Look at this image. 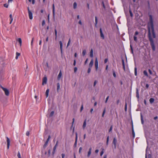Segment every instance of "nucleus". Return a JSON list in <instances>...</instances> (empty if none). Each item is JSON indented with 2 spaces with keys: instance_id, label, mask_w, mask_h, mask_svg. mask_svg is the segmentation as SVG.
Here are the masks:
<instances>
[{
  "instance_id": "4c0bfd02",
  "label": "nucleus",
  "mask_w": 158,
  "mask_h": 158,
  "mask_svg": "<svg viewBox=\"0 0 158 158\" xmlns=\"http://www.w3.org/2000/svg\"><path fill=\"white\" fill-rule=\"evenodd\" d=\"M113 75L114 76V77H116V74L115 73V72H114V71L113 70Z\"/></svg>"
},
{
  "instance_id": "a211bd4d",
  "label": "nucleus",
  "mask_w": 158,
  "mask_h": 158,
  "mask_svg": "<svg viewBox=\"0 0 158 158\" xmlns=\"http://www.w3.org/2000/svg\"><path fill=\"white\" fill-rule=\"evenodd\" d=\"M136 97L138 98H139V90L138 89H136Z\"/></svg>"
},
{
  "instance_id": "de8ad7c7",
  "label": "nucleus",
  "mask_w": 158,
  "mask_h": 158,
  "mask_svg": "<svg viewBox=\"0 0 158 158\" xmlns=\"http://www.w3.org/2000/svg\"><path fill=\"white\" fill-rule=\"evenodd\" d=\"M109 96H108L106 98V101H105V103H107V101L109 98Z\"/></svg>"
},
{
  "instance_id": "c9c22d12",
  "label": "nucleus",
  "mask_w": 158,
  "mask_h": 158,
  "mask_svg": "<svg viewBox=\"0 0 158 158\" xmlns=\"http://www.w3.org/2000/svg\"><path fill=\"white\" fill-rule=\"evenodd\" d=\"M17 156H18V158H21V155H20V153L19 152H18V153Z\"/></svg>"
},
{
  "instance_id": "a19ab883",
  "label": "nucleus",
  "mask_w": 158,
  "mask_h": 158,
  "mask_svg": "<svg viewBox=\"0 0 158 158\" xmlns=\"http://www.w3.org/2000/svg\"><path fill=\"white\" fill-rule=\"evenodd\" d=\"M134 41H135V42L137 41V38L136 36L135 35H134Z\"/></svg>"
},
{
  "instance_id": "6ab92c4d",
  "label": "nucleus",
  "mask_w": 158,
  "mask_h": 158,
  "mask_svg": "<svg viewBox=\"0 0 158 158\" xmlns=\"http://www.w3.org/2000/svg\"><path fill=\"white\" fill-rule=\"evenodd\" d=\"M98 23V19L96 16L95 17V26L96 27H97V24Z\"/></svg>"
},
{
  "instance_id": "423d86ee",
  "label": "nucleus",
  "mask_w": 158,
  "mask_h": 158,
  "mask_svg": "<svg viewBox=\"0 0 158 158\" xmlns=\"http://www.w3.org/2000/svg\"><path fill=\"white\" fill-rule=\"evenodd\" d=\"M6 138L7 139L6 141H7V149H9V148L10 145V140L9 139L8 137H6Z\"/></svg>"
},
{
  "instance_id": "5701e85b",
  "label": "nucleus",
  "mask_w": 158,
  "mask_h": 158,
  "mask_svg": "<svg viewBox=\"0 0 158 158\" xmlns=\"http://www.w3.org/2000/svg\"><path fill=\"white\" fill-rule=\"evenodd\" d=\"M154 101V99L153 98H150L149 99L150 102L152 104V103Z\"/></svg>"
},
{
  "instance_id": "4468645a",
  "label": "nucleus",
  "mask_w": 158,
  "mask_h": 158,
  "mask_svg": "<svg viewBox=\"0 0 158 158\" xmlns=\"http://www.w3.org/2000/svg\"><path fill=\"white\" fill-rule=\"evenodd\" d=\"M93 49H92L90 51V56L91 57H93Z\"/></svg>"
},
{
  "instance_id": "1a4fd4ad",
  "label": "nucleus",
  "mask_w": 158,
  "mask_h": 158,
  "mask_svg": "<svg viewBox=\"0 0 158 158\" xmlns=\"http://www.w3.org/2000/svg\"><path fill=\"white\" fill-rule=\"evenodd\" d=\"M51 148V147L50 148L49 147L48 148V154H47V156L48 157H49L50 156Z\"/></svg>"
},
{
  "instance_id": "0e129e2a",
  "label": "nucleus",
  "mask_w": 158,
  "mask_h": 158,
  "mask_svg": "<svg viewBox=\"0 0 158 158\" xmlns=\"http://www.w3.org/2000/svg\"><path fill=\"white\" fill-rule=\"evenodd\" d=\"M139 34L138 32L137 31H136L135 33V35H138Z\"/></svg>"
},
{
  "instance_id": "774afa93",
  "label": "nucleus",
  "mask_w": 158,
  "mask_h": 158,
  "mask_svg": "<svg viewBox=\"0 0 158 158\" xmlns=\"http://www.w3.org/2000/svg\"><path fill=\"white\" fill-rule=\"evenodd\" d=\"M61 156H62V158H64V156H65V154H63V153L62 154Z\"/></svg>"
},
{
  "instance_id": "f257e3e1",
  "label": "nucleus",
  "mask_w": 158,
  "mask_h": 158,
  "mask_svg": "<svg viewBox=\"0 0 158 158\" xmlns=\"http://www.w3.org/2000/svg\"><path fill=\"white\" fill-rule=\"evenodd\" d=\"M149 17V21L148 23V36L152 49L153 51H154L155 50V47L153 40L151 37L150 28L151 29L152 36L154 38H156V35L154 31L152 16L151 15H150Z\"/></svg>"
},
{
  "instance_id": "680f3d73",
  "label": "nucleus",
  "mask_w": 158,
  "mask_h": 158,
  "mask_svg": "<svg viewBox=\"0 0 158 158\" xmlns=\"http://www.w3.org/2000/svg\"><path fill=\"white\" fill-rule=\"evenodd\" d=\"M102 3L103 7V8L104 9H105V5H104L103 2H102Z\"/></svg>"
},
{
  "instance_id": "37998d69",
  "label": "nucleus",
  "mask_w": 158,
  "mask_h": 158,
  "mask_svg": "<svg viewBox=\"0 0 158 158\" xmlns=\"http://www.w3.org/2000/svg\"><path fill=\"white\" fill-rule=\"evenodd\" d=\"M112 128H113V126L112 125L111 126L110 129L109 130V132H110V131H112Z\"/></svg>"
},
{
  "instance_id": "7c9ffc66",
  "label": "nucleus",
  "mask_w": 158,
  "mask_h": 158,
  "mask_svg": "<svg viewBox=\"0 0 158 158\" xmlns=\"http://www.w3.org/2000/svg\"><path fill=\"white\" fill-rule=\"evenodd\" d=\"M106 108H104V109L103 110V113L102 114V117H103L104 116V114H105V113H106Z\"/></svg>"
},
{
  "instance_id": "20e7f679",
  "label": "nucleus",
  "mask_w": 158,
  "mask_h": 158,
  "mask_svg": "<svg viewBox=\"0 0 158 158\" xmlns=\"http://www.w3.org/2000/svg\"><path fill=\"white\" fill-rule=\"evenodd\" d=\"M117 140L116 138L114 137L113 141V143L114 144V148L115 149L116 147Z\"/></svg>"
},
{
  "instance_id": "c03bdc74",
  "label": "nucleus",
  "mask_w": 158,
  "mask_h": 158,
  "mask_svg": "<svg viewBox=\"0 0 158 158\" xmlns=\"http://www.w3.org/2000/svg\"><path fill=\"white\" fill-rule=\"evenodd\" d=\"M77 140H76V139H75V143H74V146L75 147H76L77 144Z\"/></svg>"
},
{
  "instance_id": "603ef678",
  "label": "nucleus",
  "mask_w": 158,
  "mask_h": 158,
  "mask_svg": "<svg viewBox=\"0 0 158 158\" xmlns=\"http://www.w3.org/2000/svg\"><path fill=\"white\" fill-rule=\"evenodd\" d=\"M45 24V21H44V20H43L42 21V25L43 26H44V25Z\"/></svg>"
},
{
  "instance_id": "39448f33",
  "label": "nucleus",
  "mask_w": 158,
  "mask_h": 158,
  "mask_svg": "<svg viewBox=\"0 0 158 158\" xmlns=\"http://www.w3.org/2000/svg\"><path fill=\"white\" fill-rule=\"evenodd\" d=\"M47 77H44L43 79L42 85H43L44 84H46L47 82Z\"/></svg>"
},
{
  "instance_id": "cd10ccee",
  "label": "nucleus",
  "mask_w": 158,
  "mask_h": 158,
  "mask_svg": "<svg viewBox=\"0 0 158 158\" xmlns=\"http://www.w3.org/2000/svg\"><path fill=\"white\" fill-rule=\"evenodd\" d=\"M143 73L147 77H148V73L147 72V71L146 70H144L143 72Z\"/></svg>"
},
{
  "instance_id": "9d476101",
  "label": "nucleus",
  "mask_w": 158,
  "mask_h": 158,
  "mask_svg": "<svg viewBox=\"0 0 158 158\" xmlns=\"http://www.w3.org/2000/svg\"><path fill=\"white\" fill-rule=\"evenodd\" d=\"M93 63H94L93 60V59H92L91 60L89 64V68H91L92 67L93 65Z\"/></svg>"
},
{
  "instance_id": "4be33fe9",
  "label": "nucleus",
  "mask_w": 158,
  "mask_h": 158,
  "mask_svg": "<svg viewBox=\"0 0 158 158\" xmlns=\"http://www.w3.org/2000/svg\"><path fill=\"white\" fill-rule=\"evenodd\" d=\"M19 43L20 46H21L22 45V40L20 38H19L17 40Z\"/></svg>"
},
{
  "instance_id": "ea45409f",
  "label": "nucleus",
  "mask_w": 158,
  "mask_h": 158,
  "mask_svg": "<svg viewBox=\"0 0 158 158\" xmlns=\"http://www.w3.org/2000/svg\"><path fill=\"white\" fill-rule=\"evenodd\" d=\"M54 114V112L53 111H52L50 113V117L52 116Z\"/></svg>"
},
{
  "instance_id": "13d9d810",
  "label": "nucleus",
  "mask_w": 158,
  "mask_h": 158,
  "mask_svg": "<svg viewBox=\"0 0 158 158\" xmlns=\"http://www.w3.org/2000/svg\"><path fill=\"white\" fill-rule=\"evenodd\" d=\"M10 19L13 20V18H12V15L11 14L10 15Z\"/></svg>"
},
{
  "instance_id": "052dcab7",
  "label": "nucleus",
  "mask_w": 158,
  "mask_h": 158,
  "mask_svg": "<svg viewBox=\"0 0 158 158\" xmlns=\"http://www.w3.org/2000/svg\"><path fill=\"white\" fill-rule=\"evenodd\" d=\"M26 135L28 136L29 135V132L28 131H27L26 133Z\"/></svg>"
},
{
  "instance_id": "393cba45",
  "label": "nucleus",
  "mask_w": 158,
  "mask_h": 158,
  "mask_svg": "<svg viewBox=\"0 0 158 158\" xmlns=\"http://www.w3.org/2000/svg\"><path fill=\"white\" fill-rule=\"evenodd\" d=\"M57 91L58 92V90L60 89V84L59 83H58L57 84Z\"/></svg>"
},
{
  "instance_id": "f704fd0d",
  "label": "nucleus",
  "mask_w": 158,
  "mask_h": 158,
  "mask_svg": "<svg viewBox=\"0 0 158 158\" xmlns=\"http://www.w3.org/2000/svg\"><path fill=\"white\" fill-rule=\"evenodd\" d=\"M127 109V102H125V111H126Z\"/></svg>"
},
{
  "instance_id": "3c124183",
  "label": "nucleus",
  "mask_w": 158,
  "mask_h": 158,
  "mask_svg": "<svg viewBox=\"0 0 158 158\" xmlns=\"http://www.w3.org/2000/svg\"><path fill=\"white\" fill-rule=\"evenodd\" d=\"M82 148L81 147L79 149V153H80L81 152V151L82 150Z\"/></svg>"
},
{
  "instance_id": "4d7b16f0",
  "label": "nucleus",
  "mask_w": 158,
  "mask_h": 158,
  "mask_svg": "<svg viewBox=\"0 0 158 158\" xmlns=\"http://www.w3.org/2000/svg\"><path fill=\"white\" fill-rule=\"evenodd\" d=\"M8 5L6 3L4 4V6L6 8H7L8 7Z\"/></svg>"
},
{
  "instance_id": "f03ea898",
  "label": "nucleus",
  "mask_w": 158,
  "mask_h": 158,
  "mask_svg": "<svg viewBox=\"0 0 158 158\" xmlns=\"http://www.w3.org/2000/svg\"><path fill=\"white\" fill-rule=\"evenodd\" d=\"M0 87L3 89L4 91L5 95L6 96H8L9 95V90L3 87L1 85H0Z\"/></svg>"
},
{
  "instance_id": "c756f323",
  "label": "nucleus",
  "mask_w": 158,
  "mask_h": 158,
  "mask_svg": "<svg viewBox=\"0 0 158 158\" xmlns=\"http://www.w3.org/2000/svg\"><path fill=\"white\" fill-rule=\"evenodd\" d=\"M56 147L54 146L53 148V151L52 152V154L53 155L55 152V150H56Z\"/></svg>"
},
{
  "instance_id": "e433bc0d",
  "label": "nucleus",
  "mask_w": 158,
  "mask_h": 158,
  "mask_svg": "<svg viewBox=\"0 0 158 158\" xmlns=\"http://www.w3.org/2000/svg\"><path fill=\"white\" fill-rule=\"evenodd\" d=\"M70 42H71V40H70V39H69V41L68 42V43L67 44V47H68V46H69V44L70 43Z\"/></svg>"
},
{
  "instance_id": "f3484780",
  "label": "nucleus",
  "mask_w": 158,
  "mask_h": 158,
  "mask_svg": "<svg viewBox=\"0 0 158 158\" xmlns=\"http://www.w3.org/2000/svg\"><path fill=\"white\" fill-rule=\"evenodd\" d=\"M62 76V73L61 71H60L57 77V79L58 80H59L61 77Z\"/></svg>"
},
{
  "instance_id": "aec40b11",
  "label": "nucleus",
  "mask_w": 158,
  "mask_h": 158,
  "mask_svg": "<svg viewBox=\"0 0 158 158\" xmlns=\"http://www.w3.org/2000/svg\"><path fill=\"white\" fill-rule=\"evenodd\" d=\"M48 142L46 141L45 142V143L44 144L43 146V148L45 149L46 148V147H47V146L48 145Z\"/></svg>"
},
{
  "instance_id": "bf43d9fd",
  "label": "nucleus",
  "mask_w": 158,
  "mask_h": 158,
  "mask_svg": "<svg viewBox=\"0 0 158 158\" xmlns=\"http://www.w3.org/2000/svg\"><path fill=\"white\" fill-rule=\"evenodd\" d=\"M148 72L150 74H152V71L150 69H148Z\"/></svg>"
},
{
  "instance_id": "69168bd1",
  "label": "nucleus",
  "mask_w": 158,
  "mask_h": 158,
  "mask_svg": "<svg viewBox=\"0 0 158 158\" xmlns=\"http://www.w3.org/2000/svg\"><path fill=\"white\" fill-rule=\"evenodd\" d=\"M120 102V100H119L118 99V100L117 101H116V104L117 105H118V104H119V103Z\"/></svg>"
},
{
  "instance_id": "7ed1b4c3",
  "label": "nucleus",
  "mask_w": 158,
  "mask_h": 158,
  "mask_svg": "<svg viewBox=\"0 0 158 158\" xmlns=\"http://www.w3.org/2000/svg\"><path fill=\"white\" fill-rule=\"evenodd\" d=\"M95 66L96 70H98V62L97 58H96L95 62Z\"/></svg>"
},
{
  "instance_id": "e2e57ef3",
  "label": "nucleus",
  "mask_w": 158,
  "mask_h": 158,
  "mask_svg": "<svg viewBox=\"0 0 158 158\" xmlns=\"http://www.w3.org/2000/svg\"><path fill=\"white\" fill-rule=\"evenodd\" d=\"M108 59L107 58L105 59L104 60V63H106L108 61Z\"/></svg>"
},
{
  "instance_id": "0eeeda50",
  "label": "nucleus",
  "mask_w": 158,
  "mask_h": 158,
  "mask_svg": "<svg viewBox=\"0 0 158 158\" xmlns=\"http://www.w3.org/2000/svg\"><path fill=\"white\" fill-rule=\"evenodd\" d=\"M100 36H101V37L102 38V39H104V35L102 33V29L101 28H100Z\"/></svg>"
},
{
  "instance_id": "dca6fc26",
  "label": "nucleus",
  "mask_w": 158,
  "mask_h": 158,
  "mask_svg": "<svg viewBox=\"0 0 158 158\" xmlns=\"http://www.w3.org/2000/svg\"><path fill=\"white\" fill-rule=\"evenodd\" d=\"M132 134L133 135V137L134 138L135 137V132H134V130L133 127V125H132Z\"/></svg>"
},
{
  "instance_id": "bb28decb",
  "label": "nucleus",
  "mask_w": 158,
  "mask_h": 158,
  "mask_svg": "<svg viewBox=\"0 0 158 158\" xmlns=\"http://www.w3.org/2000/svg\"><path fill=\"white\" fill-rule=\"evenodd\" d=\"M3 96V94L2 92L0 91V101H1L2 98Z\"/></svg>"
},
{
  "instance_id": "09e8293b",
  "label": "nucleus",
  "mask_w": 158,
  "mask_h": 158,
  "mask_svg": "<svg viewBox=\"0 0 158 158\" xmlns=\"http://www.w3.org/2000/svg\"><path fill=\"white\" fill-rule=\"evenodd\" d=\"M77 70V68L76 67H74V71L75 73Z\"/></svg>"
},
{
  "instance_id": "8fccbe9b",
  "label": "nucleus",
  "mask_w": 158,
  "mask_h": 158,
  "mask_svg": "<svg viewBox=\"0 0 158 158\" xmlns=\"http://www.w3.org/2000/svg\"><path fill=\"white\" fill-rule=\"evenodd\" d=\"M83 109V105H82L81 107L80 111L81 112Z\"/></svg>"
},
{
  "instance_id": "2f4dec72",
  "label": "nucleus",
  "mask_w": 158,
  "mask_h": 158,
  "mask_svg": "<svg viewBox=\"0 0 158 158\" xmlns=\"http://www.w3.org/2000/svg\"><path fill=\"white\" fill-rule=\"evenodd\" d=\"M141 121L142 123V124H143L144 122H143V116H142V114H141Z\"/></svg>"
},
{
  "instance_id": "338daca9",
  "label": "nucleus",
  "mask_w": 158,
  "mask_h": 158,
  "mask_svg": "<svg viewBox=\"0 0 158 158\" xmlns=\"http://www.w3.org/2000/svg\"><path fill=\"white\" fill-rule=\"evenodd\" d=\"M76 60H74V62H73V65L74 66H75L76 65Z\"/></svg>"
},
{
  "instance_id": "49530a36",
  "label": "nucleus",
  "mask_w": 158,
  "mask_h": 158,
  "mask_svg": "<svg viewBox=\"0 0 158 158\" xmlns=\"http://www.w3.org/2000/svg\"><path fill=\"white\" fill-rule=\"evenodd\" d=\"M104 150V149H102V152H100V155L101 156H102L104 153V152L103 151V150Z\"/></svg>"
},
{
  "instance_id": "f8f14e48",
  "label": "nucleus",
  "mask_w": 158,
  "mask_h": 158,
  "mask_svg": "<svg viewBox=\"0 0 158 158\" xmlns=\"http://www.w3.org/2000/svg\"><path fill=\"white\" fill-rule=\"evenodd\" d=\"M52 13H53V18H54L55 17V6L54 4H52Z\"/></svg>"
},
{
  "instance_id": "a18cd8bd",
  "label": "nucleus",
  "mask_w": 158,
  "mask_h": 158,
  "mask_svg": "<svg viewBox=\"0 0 158 158\" xmlns=\"http://www.w3.org/2000/svg\"><path fill=\"white\" fill-rule=\"evenodd\" d=\"M91 71V68H89L88 69L87 73H89Z\"/></svg>"
},
{
  "instance_id": "9b49d317",
  "label": "nucleus",
  "mask_w": 158,
  "mask_h": 158,
  "mask_svg": "<svg viewBox=\"0 0 158 158\" xmlns=\"http://www.w3.org/2000/svg\"><path fill=\"white\" fill-rule=\"evenodd\" d=\"M59 44L60 47V49L61 51V53H62V43L61 41H59Z\"/></svg>"
},
{
  "instance_id": "72a5a7b5",
  "label": "nucleus",
  "mask_w": 158,
  "mask_h": 158,
  "mask_svg": "<svg viewBox=\"0 0 158 158\" xmlns=\"http://www.w3.org/2000/svg\"><path fill=\"white\" fill-rule=\"evenodd\" d=\"M129 13H130V15L131 16V17H132L133 16V14L132 13V11H131V9H130L129 10Z\"/></svg>"
},
{
  "instance_id": "412c9836",
  "label": "nucleus",
  "mask_w": 158,
  "mask_h": 158,
  "mask_svg": "<svg viewBox=\"0 0 158 158\" xmlns=\"http://www.w3.org/2000/svg\"><path fill=\"white\" fill-rule=\"evenodd\" d=\"M122 65L123 66V68L124 71L125 70V64L124 62V60L123 59H122Z\"/></svg>"
},
{
  "instance_id": "473e14b6",
  "label": "nucleus",
  "mask_w": 158,
  "mask_h": 158,
  "mask_svg": "<svg viewBox=\"0 0 158 158\" xmlns=\"http://www.w3.org/2000/svg\"><path fill=\"white\" fill-rule=\"evenodd\" d=\"M73 8L74 9H75L77 8V4L76 2H75L73 3Z\"/></svg>"
},
{
  "instance_id": "a878e982",
  "label": "nucleus",
  "mask_w": 158,
  "mask_h": 158,
  "mask_svg": "<svg viewBox=\"0 0 158 158\" xmlns=\"http://www.w3.org/2000/svg\"><path fill=\"white\" fill-rule=\"evenodd\" d=\"M86 53V50L85 49H83L82 51V54L83 56H84Z\"/></svg>"
},
{
  "instance_id": "864d4df0",
  "label": "nucleus",
  "mask_w": 158,
  "mask_h": 158,
  "mask_svg": "<svg viewBox=\"0 0 158 158\" xmlns=\"http://www.w3.org/2000/svg\"><path fill=\"white\" fill-rule=\"evenodd\" d=\"M55 33L56 36H57V31L56 30V29H55Z\"/></svg>"
},
{
  "instance_id": "58836bf2",
  "label": "nucleus",
  "mask_w": 158,
  "mask_h": 158,
  "mask_svg": "<svg viewBox=\"0 0 158 158\" xmlns=\"http://www.w3.org/2000/svg\"><path fill=\"white\" fill-rule=\"evenodd\" d=\"M135 76H136L137 74V68L136 67H135Z\"/></svg>"
},
{
  "instance_id": "2eb2a0df",
  "label": "nucleus",
  "mask_w": 158,
  "mask_h": 158,
  "mask_svg": "<svg viewBox=\"0 0 158 158\" xmlns=\"http://www.w3.org/2000/svg\"><path fill=\"white\" fill-rule=\"evenodd\" d=\"M49 89H47L46 91V93H45V95L46 98H48V94L49 92Z\"/></svg>"
},
{
  "instance_id": "6e6d98bb",
  "label": "nucleus",
  "mask_w": 158,
  "mask_h": 158,
  "mask_svg": "<svg viewBox=\"0 0 158 158\" xmlns=\"http://www.w3.org/2000/svg\"><path fill=\"white\" fill-rule=\"evenodd\" d=\"M51 138V136L50 135L48 136V139H47L46 141L48 142L49 140H50V139Z\"/></svg>"
},
{
  "instance_id": "79ce46f5",
  "label": "nucleus",
  "mask_w": 158,
  "mask_h": 158,
  "mask_svg": "<svg viewBox=\"0 0 158 158\" xmlns=\"http://www.w3.org/2000/svg\"><path fill=\"white\" fill-rule=\"evenodd\" d=\"M109 140V136H108L107 137V140H106V145H108Z\"/></svg>"
},
{
  "instance_id": "ddd939ff",
  "label": "nucleus",
  "mask_w": 158,
  "mask_h": 158,
  "mask_svg": "<svg viewBox=\"0 0 158 158\" xmlns=\"http://www.w3.org/2000/svg\"><path fill=\"white\" fill-rule=\"evenodd\" d=\"M91 150H92V148H89V151L88 152V154H87V156L89 157L91 154Z\"/></svg>"
},
{
  "instance_id": "5fc2aeb1",
  "label": "nucleus",
  "mask_w": 158,
  "mask_h": 158,
  "mask_svg": "<svg viewBox=\"0 0 158 158\" xmlns=\"http://www.w3.org/2000/svg\"><path fill=\"white\" fill-rule=\"evenodd\" d=\"M97 82V81H96V80L95 81H94V87L95 86Z\"/></svg>"
},
{
  "instance_id": "b1692460",
  "label": "nucleus",
  "mask_w": 158,
  "mask_h": 158,
  "mask_svg": "<svg viewBox=\"0 0 158 158\" xmlns=\"http://www.w3.org/2000/svg\"><path fill=\"white\" fill-rule=\"evenodd\" d=\"M16 56L15 57V59L17 60L18 59L19 56L20 55V53L17 52H16Z\"/></svg>"
},
{
  "instance_id": "6e6552de",
  "label": "nucleus",
  "mask_w": 158,
  "mask_h": 158,
  "mask_svg": "<svg viewBox=\"0 0 158 158\" xmlns=\"http://www.w3.org/2000/svg\"><path fill=\"white\" fill-rule=\"evenodd\" d=\"M28 15L29 19H32L33 18L32 13L31 11H29L28 12Z\"/></svg>"
},
{
  "instance_id": "c85d7f7f",
  "label": "nucleus",
  "mask_w": 158,
  "mask_h": 158,
  "mask_svg": "<svg viewBox=\"0 0 158 158\" xmlns=\"http://www.w3.org/2000/svg\"><path fill=\"white\" fill-rule=\"evenodd\" d=\"M86 125V120H85L84 122L83 125V127L84 129Z\"/></svg>"
}]
</instances>
